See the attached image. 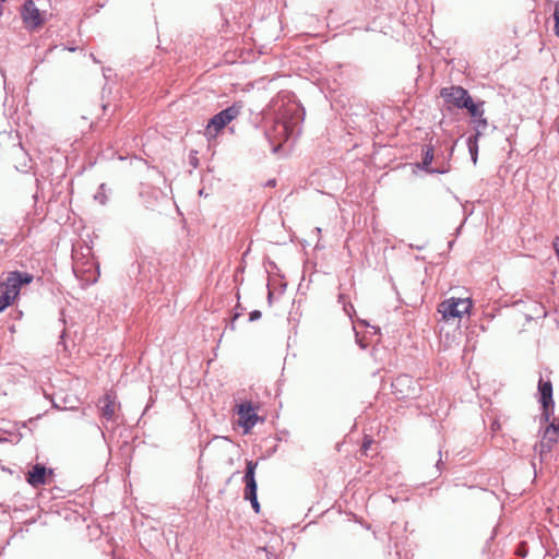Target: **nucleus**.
<instances>
[{
  "instance_id": "nucleus-1",
  "label": "nucleus",
  "mask_w": 559,
  "mask_h": 559,
  "mask_svg": "<svg viewBox=\"0 0 559 559\" xmlns=\"http://www.w3.org/2000/svg\"><path fill=\"white\" fill-rule=\"evenodd\" d=\"M242 105L235 103L230 107L214 115L207 122L205 135L209 140L215 139L217 134L234 119H236L241 111Z\"/></svg>"
},
{
  "instance_id": "nucleus-2",
  "label": "nucleus",
  "mask_w": 559,
  "mask_h": 559,
  "mask_svg": "<svg viewBox=\"0 0 559 559\" xmlns=\"http://www.w3.org/2000/svg\"><path fill=\"white\" fill-rule=\"evenodd\" d=\"M472 308L469 298H449L438 306V311L445 321L461 319L463 314L468 313Z\"/></svg>"
},
{
  "instance_id": "nucleus-3",
  "label": "nucleus",
  "mask_w": 559,
  "mask_h": 559,
  "mask_svg": "<svg viewBox=\"0 0 559 559\" xmlns=\"http://www.w3.org/2000/svg\"><path fill=\"white\" fill-rule=\"evenodd\" d=\"M21 17L26 28H39L47 17V13L40 10L33 0H26L21 9Z\"/></svg>"
},
{
  "instance_id": "nucleus-4",
  "label": "nucleus",
  "mask_w": 559,
  "mask_h": 559,
  "mask_svg": "<svg viewBox=\"0 0 559 559\" xmlns=\"http://www.w3.org/2000/svg\"><path fill=\"white\" fill-rule=\"evenodd\" d=\"M33 275L21 272H10L7 278L0 284V286L12 297L14 300L20 294V289L23 285L32 283Z\"/></svg>"
},
{
  "instance_id": "nucleus-5",
  "label": "nucleus",
  "mask_w": 559,
  "mask_h": 559,
  "mask_svg": "<svg viewBox=\"0 0 559 559\" xmlns=\"http://www.w3.org/2000/svg\"><path fill=\"white\" fill-rule=\"evenodd\" d=\"M440 96L445 100L447 104L457 108L467 106V102L471 98L467 91L461 86L443 87L440 91Z\"/></svg>"
},
{
  "instance_id": "nucleus-6",
  "label": "nucleus",
  "mask_w": 559,
  "mask_h": 559,
  "mask_svg": "<svg viewBox=\"0 0 559 559\" xmlns=\"http://www.w3.org/2000/svg\"><path fill=\"white\" fill-rule=\"evenodd\" d=\"M538 392L540 394L539 403L542 404V407L544 409L543 417L545 418V421H549V419H550L549 408L554 407L551 381H549V380L544 381V379L540 378L538 381Z\"/></svg>"
},
{
  "instance_id": "nucleus-7",
  "label": "nucleus",
  "mask_w": 559,
  "mask_h": 559,
  "mask_svg": "<svg viewBox=\"0 0 559 559\" xmlns=\"http://www.w3.org/2000/svg\"><path fill=\"white\" fill-rule=\"evenodd\" d=\"M239 425L243 427L247 433L258 421L259 417L255 414L250 403H242L238 406Z\"/></svg>"
},
{
  "instance_id": "nucleus-8",
  "label": "nucleus",
  "mask_w": 559,
  "mask_h": 559,
  "mask_svg": "<svg viewBox=\"0 0 559 559\" xmlns=\"http://www.w3.org/2000/svg\"><path fill=\"white\" fill-rule=\"evenodd\" d=\"M258 466V462L247 461L246 462V473L243 476V483L246 484L245 488V499L253 498L257 496V481H255V468Z\"/></svg>"
},
{
  "instance_id": "nucleus-9",
  "label": "nucleus",
  "mask_w": 559,
  "mask_h": 559,
  "mask_svg": "<svg viewBox=\"0 0 559 559\" xmlns=\"http://www.w3.org/2000/svg\"><path fill=\"white\" fill-rule=\"evenodd\" d=\"M299 117L296 119H287L285 115H283V120L278 121L275 126V130L277 134L284 140H288L292 136L299 134Z\"/></svg>"
},
{
  "instance_id": "nucleus-10",
  "label": "nucleus",
  "mask_w": 559,
  "mask_h": 559,
  "mask_svg": "<svg viewBox=\"0 0 559 559\" xmlns=\"http://www.w3.org/2000/svg\"><path fill=\"white\" fill-rule=\"evenodd\" d=\"M52 471H47V468L41 464H36L32 467L27 473L26 480L33 487H38L45 485L47 483V475H51Z\"/></svg>"
},
{
  "instance_id": "nucleus-11",
  "label": "nucleus",
  "mask_w": 559,
  "mask_h": 559,
  "mask_svg": "<svg viewBox=\"0 0 559 559\" xmlns=\"http://www.w3.org/2000/svg\"><path fill=\"white\" fill-rule=\"evenodd\" d=\"M98 405L100 414L104 418H106L107 420L116 419L117 403L115 395L106 394L104 397L99 400Z\"/></svg>"
},
{
  "instance_id": "nucleus-12",
  "label": "nucleus",
  "mask_w": 559,
  "mask_h": 559,
  "mask_svg": "<svg viewBox=\"0 0 559 559\" xmlns=\"http://www.w3.org/2000/svg\"><path fill=\"white\" fill-rule=\"evenodd\" d=\"M558 432L559 424H556L555 421L546 427L543 441L540 442L542 451L545 449L549 451L552 448V445L557 442Z\"/></svg>"
},
{
  "instance_id": "nucleus-13",
  "label": "nucleus",
  "mask_w": 559,
  "mask_h": 559,
  "mask_svg": "<svg viewBox=\"0 0 559 559\" xmlns=\"http://www.w3.org/2000/svg\"><path fill=\"white\" fill-rule=\"evenodd\" d=\"M433 159V148L432 146H426L424 148V157L421 163V168L430 174H444L448 171L445 168H430V164Z\"/></svg>"
},
{
  "instance_id": "nucleus-14",
  "label": "nucleus",
  "mask_w": 559,
  "mask_h": 559,
  "mask_svg": "<svg viewBox=\"0 0 559 559\" xmlns=\"http://www.w3.org/2000/svg\"><path fill=\"white\" fill-rule=\"evenodd\" d=\"M477 142H478L477 135H471L467 139L468 151H469L471 158H472L474 164H476L477 156H478V145H477Z\"/></svg>"
},
{
  "instance_id": "nucleus-15",
  "label": "nucleus",
  "mask_w": 559,
  "mask_h": 559,
  "mask_svg": "<svg viewBox=\"0 0 559 559\" xmlns=\"http://www.w3.org/2000/svg\"><path fill=\"white\" fill-rule=\"evenodd\" d=\"M463 108H466L469 112V115L475 119H480L484 115V110L479 108L478 105L474 104L472 97L467 102V106H464Z\"/></svg>"
},
{
  "instance_id": "nucleus-16",
  "label": "nucleus",
  "mask_w": 559,
  "mask_h": 559,
  "mask_svg": "<svg viewBox=\"0 0 559 559\" xmlns=\"http://www.w3.org/2000/svg\"><path fill=\"white\" fill-rule=\"evenodd\" d=\"M14 300L12 297L0 286V312L10 306Z\"/></svg>"
},
{
  "instance_id": "nucleus-17",
  "label": "nucleus",
  "mask_w": 559,
  "mask_h": 559,
  "mask_svg": "<svg viewBox=\"0 0 559 559\" xmlns=\"http://www.w3.org/2000/svg\"><path fill=\"white\" fill-rule=\"evenodd\" d=\"M475 122H476V127H475L476 133L474 135H477V138H479L481 135L483 131L486 129L488 123L484 117H481L480 119H477Z\"/></svg>"
},
{
  "instance_id": "nucleus-18",
  "label": "nucleus",
  "mask_w": 559,
  "mask_h": 559,
  "mask_svg": "<svg viewBox=\"0 0 559 559\" xmlns=\"http://www.w3.org/2000/svg\"><path fill=\"white\" fill-rule=\"evenodd\" d=\"M554 19H555V34L559 37V1L556 2V4H555Z\"/></svg>"
},
{
  "instance_id": "nucleus-19",
  "label": "nucleus",
  "mask_w": 559,
  "mask_h": 559,
  "mask_svg": "<svg viewBox=\"0 0 559 559\" xmlns=\"http://www.w3.org/2000/svg\"><path fill=\"white\" fill-rule=\"evenodd\" d=\"M246 500H249L251 502V506L257 513L260 512V503L258 501L257 496H253V498H246Z\"/></svg>"
},
{
  "instance_id": "nucleus-20",
  "label": "nucleus",
  "mask_w": 559,
  "mask_h": 559,
  "mask_svg": "<svg viewBox=\"0 0 559 559\" xmlns=\"http://www.w3.org/2000/svg\"><path fill=\"white\" fill-rule=\"evenodd\" d=\"M262 313L261 311L259 310H253L250 312L249 314V321H255V320H259L261 318Z\"/></svg>"
},
{
  "instance_id": "nucleus-21",
  "label": "nucleus",
  "mask_w": 559,
  "mask_h": 559,
  "mask_svg": "<svg viewBox=\"0 0 559 559\" xmlns=\"http://www.w3.org/2000/svg\"><path fill=\"white\" fill-rule=\"evenodd\" d=\"M409 379L407 377H401V378H397L395 383L393 384L394 386H397L400 384H404L406 382H408Z\"/></svg>"
},
{
  "instance_id": "nucleus-22",
  "label": "nucleus",
  "mask_w": 559,
  "mask_h": 559,
  "mask_svg": "<svg viewBox=\"0 0 559 559\" xmlns=\"http://www.w3.org/2000/svg\"><path fill=\"white\" fill-rule=\"evenodd\" d=\"M95 199H96V200H99V202H100L102 204H104V203H105V195H104L103 193H100V192H98V193L95 195Z\"/></svg>"
},
{
  "instance_id": "nucleus-23",
  "label": "nucleus",
  "mask_w": 559,
  "mask_h": 559,
  "mask_svg": "<svg viewBox=\"0 0 559 559\" xmlns=\"http://www.w3.org/2000/svg\"><path fill=\"white\" fill-rule=\"evenodd\" d=\"M272 299H273V293L271 290H269V294H267V302H269V305L272 304Z\"/></svg>"
},
{
  "instance_id": "nucleus-24",
  "label": "nucleus",
  "mask_w": 559,
  "mask_h": 559,
  "mask_svg": "<svg viewBox=\"0 0 559 559\" xmlns=\"http://www.w3.org/2000/svg\"><path fill=\"white\" fill-rule=\"evenodd\" d=\"M239 314H235V317L233 318V321L230 323V328L234 330L235 329V321L238 319Z\"/></svg>"
},
{
  "instance_id": "nucleus-25",
  "label": "nucleus",
  "mask_w": 559,
  "mask_h": 559,
  "mask_svg": "<svg viewBox=\"0 0 559 559\" xmlns=\"http://www.w3.org/2000/svg\"><path fill=\"white\" fill-rule=\"evenodd\" d=\"M287 111H289V112H293V111H294V112H296V114H297L298 108H297V106L289 107V108L287 109Z\"/></svg>"
},
{
  "instance_id": "nucleus-26",
  "label": "nucleus",
  "mask_w": 559,
  "mask_h": 559,
  "mask_svg": "<svg viewBox=\"0 0 559 559\" xmlns=\"http://www.w3.org/2000/svg\"><path fill=\"white\" fill-rule=\"evenodd\" d=\"M262 550H263V551H265V552L267 554V558H269V559H271V558H270V557H271V554L267 551V549H266V548H262Z\"/></svg>"
},
{
  "instance_id": "nucleus-27",
  "label": "nucleus",
  "mask_w": 559,
  "mask_h": 559,
  "mask_svg": "<svg viewBox=\"0 0 559 559\" xmlns=\"http://www.w3.org/2000/svg\"><path fill=\"white\" fill-rule=\"evenodd\" d=\"M369 443H370V441L365 442V443H364V448H365V449H367V447H368V444H369Z\"/></svg>"
},
{
  "instance_id": "nucleus-28",
  "label": "nucleus",
  "mask_w": 559,
  "mask_h": 559,
  "mask_svg": "<svg viewBox=\"0 0 559 559\" xmlns=\"http://www.w3.org/2000/svg\"><path fill=\"white\" fill-rule=\"evenodd\" d=\"M104 188H105V183H102V185H100V187H99V189H100V190H104Z\"/></svg>"
},
{
  "instance_id": "nucleus-29",
  "label": "nucleus",
  "mask_w": 559,
  "mask_h": 559,
  "mask_svg": "<svg viewBox=\"0 0 559 559\" xmlns=\"http://www.w3.org/2000/svg\"><path fill=\"white\" fill-rule=\"evenodd\" d=\"M519 555L524 556V555H525V552H523V550H520V551H519Z\"/></svg>"
},
{
  "instance_id": "nucleus-30",
  "label": "nucleus",
  "mask_w": 559,
  "mask_h": 559,
  "mask_svg": "<svg viewBox=\"0 0 559 559\" xmlns=\"http://www.w3.org/2000/svg\"><path fill=\"white\" fill-rule=\"evenodd\" d=\"M280 148V145L274 147V152H276Z\"/></svg>"
}]
</instances>
